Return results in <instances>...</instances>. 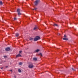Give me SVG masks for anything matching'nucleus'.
<instances>
[{
  "label": "nucleus",
  "mask_w": 78,
  "mask_h": 78,
  "mask_svg": "<svg viewBox=\"0 0 78 78\" xmlns=\"http://www.w3.org/2000/svg\"><path fill=\"white\" fill-rule=\"evenodd\" d=\"M39 39H40V37L38 36L36 37L34 39L32 37L30 38V41H33L34 40V41H38Z\"/></svg>",
  "instance_id": "f257e3e1"
},
{
  "label": "nucleus",
  "mask_w": 78,
  "mask_h": 78,
  "mask_svg": "<svg viewBox=\"0 0 78 78\" xmlns=\"http://www.w3.org/2000/svg\"><path fill=\"white\" fill-rule=\"evenodd\" d=\"M39 3V0H36L34 3L35 5H38Z\"/></svg>",
  "instance_id": "f03ea898"
},
{
  "label": "nucleus",
  "mask_w": 78,
  "mask_h": 78,
  "mask_svg": "<svg viewBox=\"0 0 78 78\" xmlns=\"http://www.w3.org/2000/svg\"><path fill=\"white\" fill-rule=\"evenodd\" d=\"M33 67H34V66H33L32 63H30L28 66L29 68H33Z\"/></svg>",
  "instance_id": "7ed1b4c3"
},
{
  "label": "nucleus",
  "mask_w": 78,
  "mask_h": 78,
  "mask_svg": "<svg viewBox=\"0 0 78 78\" xmlns=\"http://www.w3.org/2000/svg\"><path fill=\"white\" fill-rule=\"evenodd\" d=\"M17 12H18V15H19V16H20V15H21V13L20 12V9H17Z\"/></svg>",
  "instance_id": "20e7f679"
},
{
  "label": "nucleus",
  "mask_w": 78,
  "mask_h": 78,
  "mask_svg": "<svg viewBox=\"0 0 78 78\" xmlns=\"http://www.w3.org/2000/svg\"><path fill=\"white\" fill-rule=\"evenodd\" d=\"M21 56H22V55H21L20 54H19L16 55V58H18V57H21Z\"/></svg>",
  "instance_id": "39448f33"
},
{
  "label": "nucleus",
  "mask_w": 78,
  "mask_h": 78,
  "mask_svg": "<svg viewBox=\"0 0 78 78\" xmlns=\"http://www.w3.org/2000/svg\"><path fill=\"white\" fill-rule=\"evenodd\" d=\"M10 48H5V50L6 51H9V50H10Z\"/></svg>",
  "instance_id": "423d86ee"
},
{
  "label": "nucleus",
  "mask_w": 78,
  "mask_h": 78,
  "mask_svg": "<svg viewBox=\"0 0 78 78\" xmlns=\"http://www.w3.org/2000/svg\"><path fill=\"white\" fill-rule=\"evenodd\" d=\"M63 40H65V41H67V40H68V38H67L65 37L63 38Z\"/></svg>",
  "instance_id": "0eeeda50"
},
{
  "label": "nucleus",
  "mask_w": 78,
  "mask_h": 78,
  "mask_svg": "<svg viewBox=\"0 0 78 78\" xmlns=\"http://www.w3.org/2000/svg\"><path fill=\"white\" fill-rule=\"evenodd\" d=\"M40 51V50H39V49H37L36 50H35V52H39V51Z\"/></svg>",
  "instance_id": "6e6552de"
},
{
  "label": "nucleus",
  "mask_w": 78,
  "mask_h": 78,
  "mask_svg": "<svg viewBox=\"0 0 78 78\" xmlns=\"http://www.w3.org/2000/svg\"><path fill=\"white\" fill-rule=\"evenodd\" d=\"M38 28L37 27H34V30H36V29H37Z\"/></svg>",
  "instance_id": "1a4fd4ad"
},
{
  "label": "nucleus",
  "mask_w": 78,
  "mask_h": 78,
  "mask_svg": "<svg viewBox=\"0 0 78 78\" xmlns=\"http://www.w3.org/2000/svg\"><path fill=\"white\" fill-rule=\"evenodd\" d=\"M37 58H33V60H34V61H37Z\"/></svg>",
  "instance_id": "9d476101"
},
{
  "label": "nucleus",
  "mask_w": 78,
  "mask_h": 78,
  "mask_svg": "<svg viewBox=\"0 0 78 78\" xmlns=\"http://www.w3.org/2000/svg\"><path fill=\"white\" fill-rule=\"evenodd\" d=\"M19 34H18V33L16 34V37H17V36H19Z\"/></svg>",
  "instance_id": "9b49d317"
},
{
  "label": "nucleus",
  "mask_w": 78,
  "mask_h": 78,
  "mask_svg": "<svg viewBox=\"0 0 78 78\" xmlns=\"http://www.w3.org/2000/svg\"><path fill=\"white\" fill-rule=\"evenodd\" d=\"M0 5H3V3H2V1L0 2Z\"/></svg>",
  "instance_id": "f8f14e48"
},
{
  "label": "nucleus",
  "mask_w": 78,
  "mask_h": 78,
  "mask_svg": "<svg viewBox=\"0 0 78 78\" xmlns=\"http://www.w3.org/2000/svg\"><path fill=\"white\" fill-rule=\"evenodd\" d=\"M54 26H56L57 27H58V25L56 24H54Z\"/></svg>",
  "instance_id": "ddd939ff"
},
{
  "label": "nucleus",
  "mask_w": 78,
  "mask_h": 78,
  "mask_svg": "<svg viewBox=\"0 0 78 78\" xmlns=\"http://www.w3.org/2000/svg\"><path fill=\"white\" fill-rule=\"evenodd\" d=\"M18 72H20H20H21V70L20 69H19Z\"/></svg>",
  "instance_id": "4468645a"
},
{
  "label": "nucleus",
  "mask_w": 78,
  "mask_h": 78,
  "mask_svg": "<svg viewBox=\"0 0 78 78\" xmlns=\"http://www.w3.org/2000/svg\"><path fill=\"white\" fill-rule=\"evenodd\" d=\"M19 65H22V63L21 62H20L19 63Z\"/></svg>",
  "instance_id": "2eb2a0df"
},
{
  "label": "nucleus",
  "mask_w": 78,
  "mask_h": 78,
  "mask_svg": "<svg viewBox=\"0 0 78 78\" xmlns=\"http://www.w3.org/2000/svg\"><path fill=\"white\" fill-rule=\"evenodd\" d=\"M33 10H36L37 9V8H35L34 9H33Z\"/></svg>",
  "instance_id": "dca6fc26"
},
{
  "label": "nucleus",
  "mask_w": 78,
  "mask_h": 78,
  "mask_svg": "<svg viewBox=\"0 0 78 78\" xmlns=\"http://www.w3.org/2000/svg\"><path fill=\"white\" fill-rule=\"evenodd\" d=\"M20 53H22V51H19Z\"/></svg>",
  "instance_id": "f3484780"
},
{
  "label": "nucleus",
  "mask_w": 78,
  "mask_h": 78,
  "mask_svg": "<svg viewBox=\"0 0 78 78\" xmlns=\"http://www.w3.org/2000/svg\"><path fill=\"white\" fill-rule=\"evenodd\" d=\"M40 55H41V56H42V54L41 53H40Z\"/></svg>",
  "instance_id": "a211bd4d"
},
{
  "label": "nucleus",
  "mask_w": 78,
  "mask_h": 78,
  "mask_svg": "<svg viewBox=\"0 0 78 78\" xmlns=\"http://www.w3.org/2000/svg\"><path fill=\"white\" fill-rule=\"evenodd\" d=\"M4 58H6V57H7V56H4Z\"/></svg>",
  "instance_id": "6ab92c4d"
},
{
  "label": "nucleus",
  "mask_w": 78,
  "mask_h": 78,
  "mask_svg": "<svg viewBox=\"0 0 78 78\" xmlns=\"http://www.w3.org/2000/svg\"><path fill=\"white\" fill-rule=\"evenodd\" d=\"M14 20H17V19H16V18H14Z\"/></svg>",
  "instance_id": "aec40b11"
},
{
  "label": "nucleus",
  "mask_w": 78,
  "mask_h": 78,
  "mask_svg": "<svg viewBox=\"0 0 78 78\" xmlns=\"http://www.w3.org/2000/svg\"><path fill=\"white\" fill-rule=\"evenodd\" d=\"M72 69L73 70H74V69H73V68H72Z\"/></svg>",
  "instance_id": "412c9836"
},
{
  "label": "nucleus",
  "mask_w": 78,
  "mask_h": 78,
  "mask_svg": "<svg viewBox=\"0 0 78 78\" xmlns=\"http://www.w3.org/2000/svg\"><path fill=\"white\" fill-rule=\"evenodd\" d=\"M58 35H60V34H58Z\"/></svg>",
  "instance_id": "4be33fe9"
},
{
  "label": "nucleus",
  "mask_w": 78,
  "mask_h": 78,
  "mask_svg": "<svg viewBox=\"0 0 78 78\" xmlns=\"http://www.w3.org/2000/svg\"><path fill=\"white\" fill-rule=\"evenodd\" d=\"M64 37H66V36L65 35H64Z\"/></svg>",
  "instance_id": "5701e85b"
},
{
  "label": "nucleus",
  "mask_w": 78,
  "mask_h": 78,
  "mask_svg": "<svg viewBox=\"0 0 78 78\" xmlns=\"http://www.w3.org/2000/svg\"><path fill=\"white\" fill-rule=\"evenodd\" d=\"M1 69H2V70L3 69V68H1Z\"/></svg>",
  "instance_id": "b1692460"
},
{
  "label": "nucleus",
  "mask_w": 78,
  "mask_h": 78,
  "mask_svg": "<svg viewBox=\"0 0 78 78\" xmlns=\"http://www.w3.org/2000/svg\"><path fill=\"white\" fill-rule=\"evenodd\" d=\"M10 71L11 72H12V70H10Z\"/></svg>",
  "instance_id": "393cba45"
},
{
  "label": "nucleus",
  "mask_w": 78,
  "mask_h": 78,
  "mask_svg": "<svg viewBox=\"0 0 78 78\" xmlns=\"http://www.w3.org/2000/svg\"><path fill=\"white\" fill-rule=\"evenodd\" d=\"M6 67H8V66H6Z\"/></svg>",
  "instance_id": "a878e982"
}]
</instances>
